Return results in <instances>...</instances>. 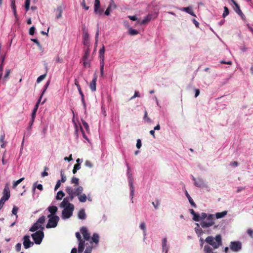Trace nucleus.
I'll use <instances>...</instances> for the list:
<instances>
[{"label":"nucleus","mask_w":253,"mask_h":253,"mask_svg":"<svg viewBox=\"0 0 253 253\" xmlns=\"http://www.w3.org/2000/svg\"><path fill=\"white\" fill-rule=\"evenodd\" d=\"M205 242L207 245L211 246L213 249H217L222 244L221 235L217 234L214 237L209 236L205 239Z\"/></svg>","instance_id":"nucleus-1"},{"label":"nucleus","mask_w":253,"mask_h":253,"mask_svg":"<svg viewBox=\"0 0 253 253\" xmlns=\"http://www.w3.org/2000/svg\"><path fill=\"white\" fill-rule=\"evenodd\" d=\"M91 239L92 242H90V243H86V247L84 248V253H91L92 249L98 246L99 241V235L97 233H94L92 235Z\"/></svg>","instance_id":"nucleus-2"},{"label":"nucleus","mask_w":253,"mask_h":253,"mask_svg":"<svg viewBox=\"0 0 253 253\" xmlns=\"http://www.w3.org/2000/svg\"><path fill=\"white\" fill-rule=\"evenodd\" d=\"M214 224V215L209 214L206 220H202L200 222V225L203 228H209Z\"/></svg>","instance_id":"nucleus-3"},{"label":"nucleus","mask_w":253,"mask_h":253,"mask_svg":"<svg viewBox=\"0 0 253 253\" xmlns=\"http://www.w3.org/2000/svg\"><path fill=\"white\" fill-rule=\"evenodd\" d=\"M64 210L62 212V217L63 219L69 218L73 214L74 210V206L73 204H69L68 206L62 207Z\"/></svg>","instance_id":"nucleus-4"},{"label":"nucleus","mask_w":253,"mask_h":253,"mask_svg":"<svg viewBox=\"0 0 253 253\" xmlns=\"http://www.w3.org/2000/svg\"><path fill=\"white\" fill-rule=\"evenodd\" d=\"M45 217L44 215L41 216L36 223L30 228L29 231L31 232H34L41 229V230L44 229L43 227H42V224L45 222Z\"/></svg>","instance_id":"nucleus-5"},{"label":"nucleus","mask_w":253,"mask_h":253,"mask_svg":"<svg viewBox=\"0 0 253 253\" xmlns=\"http://www.w3.org/2000/svg\"><path fill=\"white\" fill-rule=\"evenodd\" d=\"M48 217L49 219L46 225V227L47 228H51L56 227L59 220V217L57 215H51V214H49Z\"/></svg>","instance_id":"nucleus-6"},{"label":"nucleus","mask_w":253,"mask_h":253,"mask_svg":"<svg viewBox=\"0 0 253 253\" xmlns=\"http://www.w3.org/2000/svg\"><path fill=\"white\" fill-rule=\"evenodd\" d=\"M31 236L36 244L40 245L44 237V233L42 230L36 231L32 234Z\"/></svg>","instance_id":"nucleus-7"},{"label":"nucleus","mask_w":253,"mask_h":253,"mask_svg":"<svg viewBox=\"0 0 253 253\" xmlns=\"http://www.w3.org/2000/svg\"><path fill=\"white\" fill-rule=\"evenodd\" d=\"M76 237L79 242L78 253H82L86 247V243H84V240L82 238L81 234L79 232L76 233Z\"/></svg>","instance_id":"nucleus-8"},{"label":"nucleus","mask_w":253,"mask_h":253,"mask_svg":"<svg viewBox=\"0 0 253 253\" xmlns=\"http://www.w3.org/2000/svg\"><path fill=\"white\" fill-rule=\"evenodd\" d=\"M81 233L83 236V239L84 240V243H90V242H92L91 239L92 237L89 233L86 227L83 226L80 229Z\"/></svg>","instance_id":"nucleus-9"},{"label":"nucleus","mask_w":253,"mask_h":253,"mask_svg":"<svg viewBox=\"0 0 253 253\" xmlns=\"http://www.w3.org/2000/svg\"><path fill=\"white\" fill-rule=\"evenodd\" d=\"M104 53H105V46L103 45L102 47L99 50V58L100 60V74L101 76L103 75V70L104 66Z\"/></svg>","instance_id":"nucleus-10"},{"label":"nucleus","mask_w":253,"mask_h":253,"mask_svg":"<svg viewBox=\"0 0 253 253\" xmlns=\"http://www.w3.org/2000/svg\"><path fill=\"white\" fill-rule=\"evenodd\" d=\"M230 250L234 252H238L242 249V243L240 241H232L229 246Z\"/></svg>","instance_id":"nucleus-11"},{"label":"nucleus","mask_w":253,"mask_h":253,"mask_svg":"<svg viewBox=\"0 0 253 253\" xmlns=\"http://www.w3.org/2000/svg\"><path fill=\"white\" fill-rule=\"evenodd\" d=\"M129 170L130 169L129 167H128V179L130 189V196L131 197L132 202H133L132 199L134 196V187L133 184V177L132 174H129Z\"/></svg>","instance_id":"nucleus-12"},{"label":"nucleus","mask_w":253,"mask_h":253,"mask_svg":"<svg viewBox=\"0 0 253 253\" xmlns=\"http://www.w3.org/2000/svg\"><path fill=\"white\" fill-rule=\"evenodd\" d=\"M75 84L77 86V87L78 88V90L79 91V92L81 96V100H82V102L83 104V106L84 107V109L85 110H86V105L85 100H84V94L83 91H82L81 87L80 85L79 84V82L77 79L75 80Z\"/></svg>","instance_id":"nucleus-13"},{"label":"nucleus","mask_w":253,"mask_h":253,"mask_svg":"<svg viewBox=\"0 0 253 253\" xmlns=\"http://www.w3.org/2000/svg\"><path fill=\"white\" fill-rule=\"evenodd\" d=\"M94 13L99 15H101L103 12V9L100 8V3L99 0H95L94 6Z\"/></svg>","instance_id":"nucleus-14"},{"label":"nucleus","mask_w":253,"mask_h":253,"mask_svg":"<svg viewBox=\"0 0 253 253\" xmlns=\"http://www.w3.org/2000/svg\"><path fill=\"white\" fill-rule=\"evenodd\" d=\"M34 245V243L30 240L29 235H25L23 237V246L25 249H27Z\"/></svg>","instance_id":"nucleus-15"},{"label":"nucleus","mask_w":253,"mask_h":253,"mask_svg":"<svg viewBox=\"0 0 253 253\" xmlns=\"http://www.w3.org/2000/svg\"><path fill=\"white\" fill-rule=\"evenodd\" d=\"M3 196L1 198H4V199L8 200L10 196V191L9 188V184L6 183L4 186V189L3 190Z\"/></svg>","instance_id":"nucleus-16"},{"label":"nucleus","mask_w":253,"mask_h":253,"mask_svg":"<svg viewBox=\"0 0 253 253\" xmlns=\"http://www.w3.org/2000/svg\"><path fill=\"white\" fill-rule=\"evenodd\" d=\"M83 43L84 45L88 46L89 44V34L88 33L85 31V27L83 28Z\"/></svg>","instance_id":"nucleus-17"},{"label":"nucleus","mask_w":253,"mask_h":253,"mask_svg":"<svg viewBox=\"0 0 253 253\" xmlns=\"http://www.w3.org/2000/svg\"><path fill=\"white\" fill-rule=\"evenodd\" d=\"M97 79V76L95 74L94 75V77L92 79V81H91V82L90 83V84H89L90 88L92 91H94L96 89V85Z\"/></svg>","instance_id":"nucleus-18"},{"label":"nucleus","mask_w":253,"mask_h":253,"mask_svg":"<svg viewBox=\"0 0 253 253\" xmlns=\"http://www.w3.org/2000/svg\"><path fill=\"white\" fill-rule=\"evenodd\" d=\"M195 186L198 187H204L206 186L204 181L201 178H197L194 183Z\"/></svg>","instance_id":"nucleus-19"},{"label":"nucleus","mask_w":253,"mask_h":253,"mask_svg":"<svg viewBox=\"0 0 253 253\" xmlns=\"http://www.w3.org/2000/svg\"><path fill=\"white\" fill-rule=\"evenodd\" d=\"M233 4H234V6L233 7V9L235 10V11L238 14L240 12L242 11V10L240 9V7L239 5L237 3V2L235 0H231Z\"/></svg>","instance_id":"nucleus-20"},{"label":"nucleus","mask_w":253,"mask_h":253,"mask_svg":"<svg viewBox=\"0 0 253 253\" xmlns=\"http://www.w3.org/2000/svg\"><path fill=\"white\" fill-rule=\"evenodd\" d=\"M213 249L209 245H205L204 247V253H217L213 252Z\"/></svg>","instance_id":"nucleus-21"},{"label":"nucleus","mask_w":253,"mask_h":253,"mask_svg":"<svg viewBox=\"0 0 253 253\" xmlns=\"http://www.w3.org/2000/svg\"><path fill=\"white\" fill-rule=\"evenodd\" d=\"M69 197H65L64 198L62 202L60 204V207H65L69 206V204H72L71 203H69Z\"/></svg>","instance_id":"nucleus-22"},{"label":"nucleus","mask_w":253,"mask_h":253,"mask_svg":"<svg viewBox=\"0 0 253 253\" xmlns=\"http://www.w3.org/2000/svg\"><path fill=\"white\" fill-rule=\"evenodd\" d=\"M78 216L79 218L84 220L86 218V214L84 209H81L78 212Z\"/></svg>","instance_id":"nucleus-23"},{"label":"nucleus","mask_w":253,"mask_h":253,"mask_svg":"<svg viewBox=\"0 0 253 253\" xmlns=\"http://www.w3.org/2000/svg\"><path fill=\"white\" fill-rule=\"evenodd\" d=\"M49 83H50V82H49V81H48V82L46 83V84H45V86H44V89H43V90L42 91V94H41V96H40V97L39 99H38V100L37 101V103H36V104H38V105H39V104H40V102H41V99H42V95H43V94L44 93V92H45V90H46V89L47 88V87H48V85H49Z\"/></svg>","instance_id":"nucleus-24"},{"label":"nucleus","mask_w":253,"mask_h":253,"mask_svg":"<svg viewBox=\"0 0 253 253\" xmlns=\"http://www.w3.org/2000/svg\"><path fill=\"white\" fill-rule=\"evenodd\" d=\"M11 0V8L12 9L15 17L16 19H17V11H16V5L15 4V0Z\"/></svg>","instance_id":"nucleus-25"},{"label":"nucleus","mask_w":253,"mask_h":253,"mask_svg":"<svg viewBox=\"0 0 253 253\" xmlns=\"http://www.w3.org/2000/svg\"><path fill=\"white\" fill-rule=\"evenodd\" d=\"M185 195H186V197L188 198L189 202L190 203V204L191 205V206L192 207H193L194 208H196V205L195 204L193 200L190 197V195L188 194V193L187 192V191L186 190L185 191Z\"/></svg>","instance_id":"nucleus-26"},{"label":"nucleus","mask_w":253,"mask_h":253,"mask_svg":"<svg viewBox=\"0 0 253 253\" xmlns=\"http://www.w3.org/2000/svg\"><path fill=\"white\" fill-rule=\"evenodd\" d=\"M48 210L52 215V214H55L57 211L58 209L56 206H52L48 208Z\"/></svg>","instance_id":"nucleus-27"},{"label":"nucleus","mask_w":253,"mask_h":253,"mask_svg":"<svg viewBox=\"0 0 253 253\" xmlns=\"http://www.w3.org/2000/svg\"><path fill=\"white\" fill-rule=\"evenodd\" d=\"M167 239L166 238H164L162 241V247L163 251H165V253H168V248L167 247Z\"/></svg>","instance_id":"nucleus-28"},{"label":"nucleus","mask_w":253,"mask_h":253,"mask_svg":"<svg viewBox=\"0 0 253 253\" xmlns=\"http://www.w3.org/2000/svg\"><path fill=\"white\" fill-rule=\"evenodd\" d=\"M227 213V211H223L221 212H217L215 213V217L217 219L221 218L225 216Z\"/></svg>","instance_id":"nucleus-29"},{"label":"nucleus","mask_w":253,"mask_h":253,"mask_svg":"<svg viewBox=\"0 0 253 253\" xmlns=\"http://www.w3.org/2000/svg\"><path fill=\"white\" fill-rule=\"evenodd\" d=\"M181 10L186 12L187 13L190 14V15H191L192 16H195V15L194 14L192 9L189 7H183L182 9H181Z\"/></svg>","instance_id":"nucleus-30"},{"label":"nucleus","mask_w":253,"mask_h":253,"mask_svg":"<svg viewBox=\"0 0 253 253\" xmlns=\"http://www.w3.org/2000/svg\"><path fill=\"white\" fill-rule=\"evenodd\" d=\"M79 200L80 202L84 203L86 201V196L85 194H80L78 196Z\"/></svg>","instance_id":"nucleus-31"},{"label":"nucleus","mask_w":253,"mask_h":253,"mask_svg":"<svg viewBox=\"0 0 253 253\" xmlns=\"http://www.w3.org/2000/svg\"><path fill=\"white\" fill-rule=\"evenodd\" d=\"M11 70L9 68H6L5 69V73L4 74V76L3 78V80L4 81H5L7 80V79L9 78V76L11 73Z\"/></svg>","instance_id":"nucleus-32"},{"label":"nucleus","mask_w":253,"mask_h":253,"mask_svg":"<svg viewBox=\"0 0 253 253\" xmlns=\"http://www.w3.org/2000/svg\"><path fill=\"white\" fill-rule=\"evenodd\" d=\"M64 196V193L62 191H59L57 193L56 196V199L57 200H60L63 198Z\"/></svg>","instance_id":"nucleus-33"},{"label":"nucleus","mask_w":253,"mask_h":253,"mask_svg":"<svg viewBox=\"0 0 253 253\" xmlns=\"http://www.w3.org/2000/svg\"><path fill=\"white\" fill-rule=\"evenodd\" d=\"M83 191V188L81 186H79L78 187H77L75 189V194H76V196H78L82 194V192Z\"/></svg>","instance_id":"nucleus-34"},{"label":"nucleus","mask_w":253,"mask_h":253,"mask_svg":"<svg viewBox=\"0 0 253 253\" xmlns=\"http://www.w3.org/2000/svg\"><path fill=\"white\" fill-rule=\"evenodd\" d=\"M56 12L58 13L57 15L56 16V18L57 19H59L62 17V9L61 6L58 7L56 9Z\"/></svg>","instance_id":"nucleus-35"},{"label":"nucleus","mask_w":253,"mask_h":253,"mask_svg":"<svg viewBox=\"0 0 253 253\" xmlns=\"http://www.w3.org/2000/svg\"><path fill=\"white\" fill-rule=\"evenodd\" d=\"M90 54V49L88 46L84 51V53L83 57V59H87Z\"/></svg>","instance_id":"nucleus-36"},{"label":"nucleus","mask_w":253,"mask_h":253,"mask_svg":"<svg viewBox=\"0 0 253 253\" xmlns=\"http://www.w3.org/2000/svg\"><path fill=\"white\" fill-rule=\"evenodd\" d=\"M152 17L151 15H147L142 21L141 24H145L151 21Z\"/></svg>","instance_id":"nucleus-37"},{"label":"nucleus","mask_w":253,"mask_h":253,"mask_svg":"<svg viewBox=\"0 0 253 253\" xmlns=\"http://www.w3.org/2000/svg\"><path fill=\"white\" fill-rule=\"evenodd\" d=\"M24 179V177H22L17 181H14L12 185L13 188H15L16 186L20 184L22 181H23Z\"/></svg>","instance_id":"nucleus-38"},{"label":"nucleus","mask_w":253,"mask_h":253,"mask_svg":"<svg viewBox=\"0 0 253 253\" xmlns=\"http://www.w3.org/2000/svg\"><path fill=\"white\" fill-rule=\"evenodd\" d=\"M66 192L68 195H71L72 194H75V191H74L73 189L70 186H68L66 188Z\"/></svg>","instance_id":"nucleus-39"},{"label":"nucleus","mask_w":253,"mask_h":253,"mask_svg":"<svg viewBox=\"0 0 253 253\" xmlns=\"http://www.w3.org/2000/svg\"><path fill=\"white\" fill-rule=\"evenodd\" d=\"M140 228L141 229H142L143 231V235L144 236H146V225L144 222H142L140 225Z\"/></svg>","instance_id":"nucleus-40"},{"label":"nucleus","mask_w":253,"mask_h":253,"mask_svg":"<svg viewBox=\"0 0 253 253\" xmlns=\"http://www.w3.org/2000/svg\"><path fill=\"white\" fill-rule=\"evenodd\" d=\"M79 178L76 177H73L71 179V183L75 184V186L78 185L79 184Z\"/></svg>","instance_id":"nucleus-41"},{"label":"nucleus","mask_w":253,"mask_h":253,"mask_svg":"<svg viewBox=\"0 0 253 253\" xmlns=\"http://www.w3.org/2000/svg\"><path fill=\"white\" fill-rule=\"evenodd\" d=\"M229 9H228V7H227L226 6H224V12L222 14L223 17H224V18L225 17L229 14Z\"/></svg>","instance_id":"nucleus-42"},{"label":"nucleus","mask_w":253,"mask_h":253,"mask_svg":"<svg viewBox=\"0 0 253 253\" xmlns=\"http://www.w3.org/2000/svg\"><path fill=\"white\" fill-rule=\"evenodd\" d=\"M60 174H61V178L60 180L63 183L65 182L66 180V177L64 175V173L63 170H61Z\"/></svg>","instance_id":"nucleus-43"},{"label":"nucleus","mask_w":253,"mask_h":253,"mask_svg":"<svg viewBox=\"0 0 253 253\" xmlns=\"http://www.w3.org/2000/svg\"><path fill=\"white\" fill-rule=\"evenodd\" d=\"M46 76V74H43V75H41L40 76H39L37 80V82L38 83H40L43 80H44L45 79Z\"/></svg>","instance_id":"nucleus-44"},{"label":"nucleus","mask_w":253,"mask_h":253,"mask_svg":"<svg viewBox=\"0 0 253 253\" xmlns=\"http://www.w3.org/2000/svg\"><path fill=\"white\" fill-rule=\"evenodd\" d=\"M30 0H25V7L26 11H28L30 8Z\"/></svg>","instance_id":"nucleus-45"},{"label":"nucleus","mask_w":253,"mask_h":253,"mask_svg":"<svg viewBox=\"0 0 253 253\" xmlns=\"http://www.w3.org/2000/svg\"><path fill=\"white\" fill-rule=\"evenodd\" d=\"M193 219L195 221H200V216L199 214L196 213L193 215Z\"/></svg>","instance_id":"nucleus-46"},{"label":"nucleus","mask_w":253,"mask_h":253,"mask_svg":"<svg viewBox=\"0 0 253 253\" xmlns=\"http://www.w3.org/2000/svg\"><path fill=\"white\" fill-rule=\"evenodd\" d=\"M37 111L36 110V109H33V112H32V113L31 124H32L33 123L34 121Z\"/></svg>","instance_id":"nucleus-47"},{"label":"nucleus","mask_w":253,"mask_h":253,"mask_svg":"<svg viewBox=\"0 0 253 253\" xmlns=\"http://www.w3.org/2000/svg\"><path fill=\"white\" fill-rule=\"evenodd\" d=\"M129 34L131 35H135L138 34L137 30L130 28L129 30Z\"/></svg>","instance_id":"nucleus-48"},{"label":"nucleus","mask_w":253,"mask_h":253,"mask_svg":"<svg viewBox=\"0 0 253 253\" xmlns=\"http://www.w3.org/2000/svg\"><path fill=\"white\" fill-rule=\"evenodd\" d=\"M200 216V221L201 220L202 221V220H204V219H205L206 218H207V217L208 216V215H207V214L206 213L202 212Z\"/></svg>","instance_id":"nucleus-49"},{"label":"nucleus","mask_w":253,"mask_h":253,"mask_svg":"<svg viewBox=\"0 0 253 253\" xmlns=\"http://www.w3.org/2000/svg\"><path fill=\"white\" fill-rule=\"evenodd\" d=\"M84 62V65L85 67H89L90 66V63L87 59H83Z\"/></svg>","instance_id":"nucleus-50"},{"label":"nucleus","mask_w":253,"mask_h":253,"mask_svg":"<svg viewBox=\"0 0 253 253\" xmlns=\"http://www.w3.org/2000/svg\"><path fill=\"white\" fill-rule=\"evenodd\" d=\"M7 200L4 199V198H1V199L0 200V210L2 209L5 202Z\"/></svg>","instance_id":"nucleus-51"},{"label":"nucleus","mask_w":253,"mask_h":253,"mask_svg":"<svg viewBox=\"0 0 253 253\" xmlns=\"http://www.w3.org/2000/svg\"><path fill=\"white\" fill-rule=\"evenodd\" d=\"M18 210V208L16 206H14L12 211V212L13 214L15 215L17 217V213Z\"/></svg>","instance_id":"nucleus-52"},{"label":"nucleus","mask_w":253,"mask_h":253,"mask_svg":"<svg viewBox=\"0 0 253 253\" xmlns=\"http://www.w3.org/2000/svg\"><path fill=\"white\" fill-rule=\"evenodd\" d=\"M48 170V168L46 167H44V171L42 173V177L46 176L48 175V173L47 172H46V170Z\"/></svg>","instance_id":"nucleus-53"},{"label":"nucleus","mask_w":253,"mask_h":253,"mask_svg":"<svg viewBox=\"0 0 253 253\" xmlns=\"http://www.w3.org/2000/svg\"><path fill=\"white\" fill-rule=\"evenodd\" d=\"M61 182H62L60 180H58L55 185L54 190L57 191V189L60 187L61 186Z\"/></svg>","instance_id":"nucleus-54"},{"label":"nucleus","mask_w":253,"mask_h":253,"mask_svg":"<svg viewBox=\"0 0 253 253\" xmlns=\"http://www.w3.org/2000/svg\"><path fill=\"white\" fill-rule=\"evenodd\" d=\"M82 124L86 130L89 129V126L87 123L84 120H82Z\"/></svg>","instance_id":"nucleus-55"},{"label":"nucleus","mask_w":253,"mask_h":253,"mask_svg":"<svg viewBox=\"0 0 253 253\" xmlns=\"http://www.w3.org/2000/svg\"><path fill=\"white\" fill-rule=\"evenodd\" d=\"M35 31V28L34 26L31 27L29 29V34L30 35H33Z\"/></svg>","instance_id":"nucleus-56"},{"label":"nucleus","mask_w":253,"mask_h":253,"mask_svg":"<svg viewBox=\"0 0 253 253\" xmlns=\"http://www.w3.org/2000/svg\"><path fill=\"white\" fill-rule=\"evenodd\" d=\"M21 244L20 243H17L15 246V249L17 252H19L21 250Z\"/></svg>","instance_id":"nucleus-57"},{"label":"nucleus","mask_w":253,"mask_h":253,"mask_svg":"<svg viewBox=\"0 0 253 253\" xmlns=\"http://www.w3.org/2000/svg\"><path fill=\"white\" fill-rule=\"evenodd\" d=\"M136 146L138 149H140V147H141V141L140 139H138L137 140V143H136Z\"/></svg>","instance_id":"nucleus-58"},{"label":"nucleus","mask_w":253,"mask_h":253,"mask_svg":"<svg viewBox=\"0 0 253 253\" xmlns=\"http://www.w3.org/2000/svg\"><path fill=\"white\" fill-rule=\"evenodd\" d=\"M152 205L154 206V208L156 209H157L159 207V206L160 205V203H159V202L158 201V200H157L156 201V202H152Z\"/></svg>","instance_id":"nucleus-59"},{"label":"nucleus","mask_w":253,"mask_h":253,"mask_svg":"<svg viewBox=\"0 0 253 253\" xmlns=\"http://www.w3.org/2000/svg\"><path fill=\"white\" fill-rule=\"evenodd\" d=\"M195 231L196 233L199 234L200 235H202L203 233V231L202 228H195Z\"/></svg>","instance_id":"nucleus-60"},{"label":"nucleus","mask_w":253,"mask_h":253,"mask_svg":"<svg viewBox=\"0 0 253 253\" xmlns=\"http://www.w3.org/2000/svg\"><path fill=\"white\" fill-rule=\"evenodd\" d=\"M85 165L89 168H91L92 167V164L89 161H86L85 162Z\"/></svg>","instance_id":"nucleus-61"},{"label":"nucleus","mask_w":253,"mask_h":253,"mask_svg":"<svg viewBox=\"0 0 253 253\" xmlns=\"http://www.w3.org/2000/svg\"><path fill=\"white\" fill-rule=\"evenodd\" d=\"M31 41H33L34 43H35L39 47H40L41 46L40 42L38 41L37 39H31Z\"/></svg>","instance_id":"nucleus-62"},{"label":"nucleus","mask_w":253,"mask_h":253,"mask_svg":"<svg viewBox=\"0 0 253 253\" xmlns=\"http://www.w3.org/2000/svg\"><path fill=\"white\" fill-rule=\"evenodd\" d=\"M110 9H111V5H109L106 11H105V14L106 15H109L110 13Z\"/></svg>","instance_id":"nucleus-63"},{"label":"nucleus","mask_w":253,"mask_h":253,"mask_svg":"<svg viewBox=\"0 0 253 253\" xmlns=\"http://www.w3.org/2000/svg\"><path fill=\"white\" fill-rule=\"evenodd\" d=\"M247 233L250 237H253V230L252 229H249L247 231Z\"/></svg>","instance_id":"nucleus-64"}]
</instances>
